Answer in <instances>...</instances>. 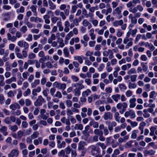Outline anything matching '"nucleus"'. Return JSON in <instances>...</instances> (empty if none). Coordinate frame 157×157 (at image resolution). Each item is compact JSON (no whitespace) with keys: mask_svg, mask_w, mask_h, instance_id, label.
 Returning a JSON list of instances; mask_svg holds the SVG:
<instances>
[{"mask_svg":"<svg viewBox=\"0 0 157 157\" xmlns=\"http://www.w3.org/2000/svg\"><path fill=\"white\" fill-rule=\"evenodd\" d=\"M124 9V6L123 5H121L119 6L113 10V14L119 16L120 18H121L122 17L121 11Z\"/></svg>","mask_w":157,"mask_h":157,"instance_id":"obj_1","label":"nucleus"},{"mask_svg":"<svg viewBox=\"0 0 157 157\" xmlns=\"http://www.w3.org/2000/svg\"><path fill=\"white\" fill-rule=\"evenodd\" d=\"M133 40V39L132 38H124V39L123 43L124 44H126L125 46L126 49H128L129 47L132 45Z\"/></svg>","mask_w":157,"mask_h":157,"instance_id":"obj_2","label":"nucleus"},{"mask_svg":"<svg viewBox=\"0 0 157 157\" xmlns=\"http://www.w3.org/2000/svg\"><path fill=\"white\" fill-rule=\"evenodd\" d=\"M90 148L91 149V153L92 155H95L100 152V148L95 145H91Z\"/></svg>","mask_w":157,"mask_h":157,"instance_id":"obj_3","label":"nucleus"},{"mask_svg":"<svg viewBox=\"0 0 157 157\" xmlns=\"http://www.w3.org/2000/svg\"><path fill=\"white\" fill-rule=\"evenodd\" d=\"M44 99L41 95L38 96V98L34 102V105L36 106H40L43 103L45 102Z\"/></svg>","mask_w":157,"mask_h":157,"instance_id":"obj_4","label":"nucleus"},{"mask_svg":"<svg viewBox=\"0 0 157 157\" xmlns=\"http://www.w3.org/2000/svg\"><path fill=\"white\" fill-rule=\"evenodd\" d=\"M17 45L20 47H23V50H28L29 47L28 43L25 41L21 40L17 42Z\"/></svg>","mask_w":157,"mask_h":157,"instance_id":"obj_5","label":"nucleus"},{"mask_svg":"<svg viewBox=\"0 0 157 157\" xmlns=\"http://www.w3.org/2000/svg\"><path fill=\"white\" fill-rule=\"evenodd\" d=\"M19 153V151L17 149H13L8 154V157H17L18 156Z\"/></svg>","mask_w":157,"mask_h":157,"instance_id":"obj_6","label":"nucleus"},{"mask_svg":"<svg viewBox=\"0 0 157 157\" xmlns=\"http://www.w3.org/2000/svg\"><path fill=\"white\" fill-rule=\"evenodd\" d=\"M117 108L118 109H126L127 107V103L124 102L118 103L116 105Z\"/></svg>","mask_w":157,"mask_h":157,"instance_id":"obj_7","label":"nucleus"},{"mask_svg":"<svg viewBox=\"0 0 157 157\" xmlns=\"http://www.w3.org/2000/svg\"><path fill=\"white\" fill-rule=\"evenodd\" d=\"M136 98H132L130 99L129 100L130 105L129 107L130 108H134L136 105Z\"/></svg>","mask_w":157,"mask_h":157,"instance_id":"obj_8","label":"nucleus"},{"mask_svg":"<svg viewBox=\"0 0 157 157\" xmlns=\"http://www.w3.org/2000/svg\"><path fill=\"white\" fill-rule=\"evenodd\" d=\"M9 107L10 109H12L13 111L17 109H19L21 108L19 104L16 102L11 104L10 106Z\"/></svg>","mask_w":157,"mask_h":157,"instance_id":"obj_9","label":"nucleus"},{"mask_svg":"<svg viewBox=\"0 0 157 157\" xmlns=\"http://www.w3.org/2000/svg\"><path fill=\"white\" fill-rule=\"evenodd\" d=\"M112 113L109 112L105 113L103 115V118L105 120L108 119L111 120L112 118Z\"/></svg>","mask_w":157,"mask_h":157,"instance_id":"obj_10","label":"nucleus"},{"mask_svg":"<svg viewBox=\"0 0 157 157\" xmlns=\"http://www.w3.org/2000/svg\"><path fill=\"white\" fill-rule=\"evenodd\" d=\"M86 145V143L83 141H80L78 144V149L79 151L84 150V146Z\"/></svg>","mask_w":157,"mask_h":157,"instance_id":"obj_11","label":"nucleus"},{"mask_svg":"<svg viewBox=\"0 0 157 157\" xmlns=\"http://www.w3.org/2000/svg\"><path fill=\"white\" fill-rule=\"evenodd\" d=\"M7 130V127L4 126H1L0 128V132L5 136H7L8 134Z\"/></svg>","mask_w":157,"mask_h":157,"instance_id":"obj_12","label":"nucleus"},{"mask_svg":"<svg viewBox=\"0 0 157 157\" xmlns=\"http://www.w3.org/2000/svg\"><path fill=\"white\" fill-rule=\"evenodd\" d=\"M57 147L59 148H64L65 147L66 143L64 141L61 142L60 140H57Z\"/></svg>","mask_w":157,"mask_h":157,"instance_id":"obj_13","label":"nucleus"},{"mask_svg":"<svg viewBox=\"0 0 157 157\" xmlns=\"http://www.w3.org/2000/svg\"><path fill=\"white\" fill-rule=\"evenodd\" d=\"M7 38L8 40H10L12 42H15L17 40V38L15 36H12L11 34L8 33L7 34Z\"/></svg>","mask_w":157,"mask_h":157,"instance_id":"obj_14","label":"nucleus"},{"mask_svg":"<svg viewBox=\"0 0 157 157\" xmlns=\"http://www.w3.org/2000/svg\"><path fill=\"white\" fill-rule=\"evenodd\" d=\"M124 23L122 20H116L113 23V25L114 27H117L122 25Z\"/></svg>","mask_w":157,"mask_h":157,"instance_id":"obj_15","label":"nucleus"},{"mask_svg":"<svg viewBox=\"0 0 157 157\" xmlns=\"http://www.w3.org/2000/svg\"><path fill=\"white\" fill-rule=\"evenodd\" d=\"M121 95L119 94H116L112 96V99L116 102H117L120 99Z\"/></svg>","mask_w":157,"mask_h":157,"instance_id":"obj_16","label":"nucleus"},{"mask_svg":"<svg viewBox=\"0 0 157 157\" xmlns=\"http://www.w3.org/2000/svg\"><path fill=\"white\" fill-rule=\"evenodd\" d=\"M91 92L89 89H87L86 90L83 91L82 93V95L84 97H86L88 96L91 93Z\"/></svg>","mask_w":157,"mask_h":157,"instance_id":"obj_17","label":"nucleus"},{"mask_svg":"<svg viewBox=\"0 0 157 157\" xmlns=\"http://www.w3.org/2000/svg\"><path fill=\"white\" fill-rule=\"evenodd\" d=\"M43 138L41 137H39L38 139L34 140L33 143L36 145H37L39 144H41Z\"/></svg>","mask_w":157,"mask_h":157,"instance_id":"obj_18","label":"nucleus"},{"mask_svg":"<svg viewBox=\"0 0 157 157\" xmlns=\"http://www.w3.org/2000/svg\"><path fill=\"white\" fill-rule=\"evenodd\" d=\"M49 60V56L48 55L44 56L40 58L39 60V62L40 63H44L46 61Z\"/></svg>","mask_w":157,"mask_h":157,"instance_id":"obj_19","label":"nucleus"},{"mask_svg":"<svg viewBox=\"0 0 157 157\" xmlns=\"http://www.w3.org/2000/svg\"><path fill=\"white\" fill-rule=\"evenodd\" d=\"M83 56H74V59L75 60H77L80 63H82L83 62L82 57Z\"/></svg>","mask_w":157,"mask_h":157,"instance_id":"obj_20","label":"nucleus"},{"mask_svg":"<svg viewBox=\"0 0 157 157\" xmlns=\"http://www.w3.org/2000/svg\"><path fill=\"white\" fill-rule=\"evenodd\" d=\"M40 80L39 79H35L33 82L31 84V86L32 88H34L36 86L40 84Z\"/></svg>","mask_w":157,"mask_h":157,"instance_id":"obj_21","label":"nucleus"},{"mask_svg":"<svg viewBox=\"0 0 157 157\" xmlns=\"http://www.w3.org/2000/svg\"><path fill=\"white\" fill-rule=\"evenodd\" d=\"M139 132V131L138 130H135L132 132V133L131 136V138L132 139H135L137 136V134Z\"/></svg>","mask_w":157,"mask_h":157,"instance_id":"obj_22","label":"nucleus"},{"mask_svg":"<svg viewBox=\"0 0 157 157\" xmlns=\"http://www.w3.org/2000/svg\"><path fill=\"white\" fill-rule=\"evenodd\" d=\"M43 18L44 20L45 23L46 24H49L50 21L49 19L50 16L48 14H45L43 17Z\"/></svg>","mask_w":157,"mask_h":157,"instance_id":"obj_23","label":"nucleus"},{"mask_svg":"<svg viewBox=\"0 0 157 157\" xmlns=\"http://www.w3.org/2000/svg\"><path fill=\"white\" fill-rule=\"evenodd\" d=\"M16 81V78L15 77H12L9 79H7L6 81V84H10L13 82H15Z\"/></svg>","mask_w":157,"mask_h":157,"instance_id":"obj_24","label":"nucleus"},{"mask_svg":"<svg viewBox=\"0 0 157 157\" xmlns=\"http://www.w3.org/2000/svg\"><path fill=\"white\" fill-rule=\"evenodd\" d=\"M36 6L32 5L30 7V9L31 11L33 13L34 15L36 16L37 15V13L36 12Z\"/></svg>","mask_w":157,"mask_h":157,"instance_id":"obj_25","label":"nucleus"},{"mask_svg":"<svg viewBox=\"0 0 157 157\" xmlns=\"http://www.w3.org/2000/svg\"><path fill=\"white\" fill-rule=\"evenodd\" d=\"M48 3L50 6V9L52 10H55L56 8V6L52 2L51 0L48 1Z\"/></svg>","mask_w":157,"mask_h":157,"instance_id":"obj_26","label":"nucleus"},{"mask_svg":"<svg viewBox=\"0 0 157 157\" xmlns=\"http://www.w3.org/2000/svg\"><path fill=\"white\" fill-rule=\"evenodd\" d=\"M75 130H82L83 129V125L81 124H76L74 127Z\"/></svg>","mask_w":157,"mask_h":157,"instance_id":"obj_27","label":"nucleus"},{"mask_svg":"<svg viewBox=\"0 0 157 157\" xmlns=\"http://www.w3.org/2000/svg\"><path fill=\"white\" fill-rule=\"evenodd\" d=\"M57 42L59 44V47L60 48L63 47L64 45V44L63 43V40L62 38H59L58 39Z\"/></svg>","mask_w":157,"mask_h":157,"instance_id":"obj_28","label":"nucleus"},{"mask_svg":"<svg viewBox=\"0 0 157 157\" xmlns=\"http://www.w3.org/2000/svg\"><path fill=\"white\" fill-rule=\"evenodd\" d=\"M9 129L13 132L16 131L18 128V127L16 125H15L13 126L10 125H9Z\"/></svg>","mask_w":157,"mask_h":157,"instance_id":"obj_29","label":"nucleus"},{"mask_svg":"<svg viewBox=\"0 0 157 157\" xmlns=\"http://www.w3.org/2000/svg\"><path fill=\"white\" fill-rule=\"evenodd\" d=\"M143 116L144 118H147L150 117V114L148 113L147 109H144L143 110Z\"/></svg>","mask_w":157,"mask_h":157,"instance_id":"obj_30","label":"nucleus"},{"mask_svg":"<svg viewBox=\"0 0 157 157\" xmlns=\"http://www.w3.org/2000/svg\"><path fill=\"white\" fill-rule=\"evenodd\" d=\"M96 145L100 146L101 147V148L103 150L106 149L107 147L106 145L104 143L100 142L97 143Z\"/></svg>","mask_w":157,"mask_h":157,"instance_id":"obj_31","label":"nucleus"},{"mask_svg":"<svg viewBox=\"0 0 157 157\" xmlns=\"http://www.w3.org/2000/svg\"><path fill=\"white\" fill-rule=\"evenodd\" d=\"M119 113L118 112H116L114 114V117L116 121L118 122H119V120L120 117H119Z\"/></svg>","mask_w":157,"mask_h":157,"instance_id":"obj_32","label":"nucleus"},{"mask_svg":"<svg viewBox=\"0 0 157 157\" xmlns=\"http://www.w3.org/2000/svg\"><path fill=\"white\" fill-rule=\"evenodd\" d=\"M31 90L30 89L28 88L23 93V96L24 97H26L29 95L31 94Z\"/></svg>","mask_w":157,"mask_h":157,"instance_id":"obj_33","label":"nucleus"},{"mask_svg":"<svg viewBox=\"0 0 157 157\" xmlns=\"http://www.w3.org/2000/svg\"><path fill=\"white\" fill-rule=\"evenodd\" d=\"M27 30V27L25 25L22 26L20 29V31L23 34L25 33Z\"/></svg>","mask_w":157,"mask_h":157,"instance_id":"obj_34","label":"nucleus"},{"mask_svg":"<svg viewBox=\"0 0 157 157\" xmlns=\"http://www.w3.org/2000/svg\"><path fill=\"white\" fill-rule=\"evenodd\" d=\"M129 116L131 119L134 118L136 116L135 112L132 110H130Z\"/></svg>","mask_w":157,"mask_h":157,"instance_id":"obj_35","label":"nucleus"},{"mask_svg":"<svg viewBox=\"0 0 157 157\" xmlns=\"http://www.w3.org/2000/svg\"><path fill=\"white\" fill-rule=\"evenodd\" d=\"M123 32L120 29H117V32L116 36L118 37L122 36L123 35Z\"/></svg>","mask_w":157,"mask_h":157,"instance_id":"obj_36","label":"nucleus"},{"mask_svg":"<svg viewBox=\"0 0 157 157\" xmlns=\"http://www.w3.org/2000/svg\"><path fill=\"white\" fill-rule=\"evenodd\" d=\"M86 98L85 97H80V101L79 103L81 104V105H83V103L86 102Z\"/></svg>","mask_w":157,"mask_h":157,"instance_id":"obj_37","label":"nucleus"},{"mask_svg":"<svg viewBox=\"0 0 157 157\" xmlns=\"http://www.w3.org/2000/svg\"><path fill=\"white\" fill-rule=\"evenodd\" d=\"M137 86L136 84L135 83H132L130 82L128 84V88L129 89H135Z\"/></svg>","mask_w":157,"mask_h":157,"instance_id":"obj_38","label":"nucleus"},{"mask_svg":"<svg viewBox=\"0 0 157 157\" xmlns=\"http://www.w3.org/2000/svg\"><path fill=\"white\" fill-rule=\"evenodd\" d=\"M80 90L76 88L74 90L73 92L75 96H79L80 94Z\"/></svg>","mask_w":157,"mask_h":157,"instance_id":"obj_39","label":"nucleus"},{"mask_svg":"<svg viewBox=\"0 0 157 157\" xmlns=\"http://www.w3.org/2000/svg\"><path fill=\"white\" fill-rule=\"evenodd\" d=\"M146 64H147L146 63H145ZM141 66L142 67V69L143 70V71L144 72H146L147 71L148 69V67L147 66H146L145 64V63L144 62H142L141 64Z\"/></svg>","mask_w":157,"mask_h":157,"instance_id":"obj_40","label":"nucleus"},{"mask_svg":"<svg viewBox=\"0 0 157 157\" xmlns=\"http://www.w3.org/2000/svg\"><path fill=\"white\" fill-rule=\"evenodd\" d=\"M39 135V132L37 131H36L33 133V134L31 135V138L33 139H34L37 138L38 137Z\"/></svg>","mask_w":157,"mask_h":157,"instance_id":"obj_41","label":"nucleus"},{"mask_svg":"<svg viewBox=\"0 0 157 157\" xmlns=\"http://www.w3.org/2000/svg\"><path fill=\"white\" fill-rule=\"evenodd\" d=\"M136 73V70L134 68L130 69L127 72V73L128 74H134Z\"/></svg>","mask_w":157,"mask_h":157,"instance_id":"obj_42","label":"nucleus"},{"mask_svg":"<svg viewBox=\"0 0 157 157\" xmlns=\"http://www.w3.org/2000/svg\"><path fill=\"white\" fill-rule=\"evenodd\" d=\"M118 86L121 90H124L127 89V87L123 83L119 84Z\"/></svg>","mask_w":157,"mask_h":157,"instance_id":"obj_43","label":"nucleus"},{"mask_svg":"<svg viewBox=\"0 0 157 157\" xmlns=\"http://www.w3.org/2000/svg\"><path fill=\"white\" fill-rule=\"evenodd\" d=\"M25 11V8L23 6L20 7V8L16 10V12L17 13H23Z\"/></svg>","mask_w":157,"mask_h":157,"instance_id":"obj_44","label":"nucleus"},{"mask_svg":"<svg viewBox=\"0 0 157 157\" xmlns=\"http://www.w3.org/2000/svg\"><path fill=\"white\" fill-rule=\"evenodd\" d=\"M94 133L96 135L100 136L101 134H103L102 131L100 130L99 129H95L94 131Z\"/></svg>","mask_w":157,"mask_h":157,"instance_id":"obj_45","label":"nucleus"},{"mask_svg":"<svg viewBox=\"0 0 157 157\" xmlns=\"http://www.w3.org/2000/svg\"><path fill=\"white\" fill-rule=\"evenodd\" d=\"M129 11L132 13H135L137 11V10L136 7H132L131 8H129L128 9Z\"/></svg>","mask_w":157,"mask_h":157,"instance_id":"obj_46","label":"nucleus"},{"mask_svg":"<svg viewBox=\"0 0 157 157\" xmlns=\"http://www.w3.org/2000/svg\"><path fill=\"white\" fill-rule=\"evenodd\" d=\"M66 84L60 83L58 88L63 90L66 88Z\"/></svg>","mask_w":157,"mask_h":157,"instance_id":"obj_47","label":"nucleus"},{"mask_svg":"<svg viewBox=\"0 0 157 157\" xmlns=\"http://www.w3.org/2000/svg\"><path fill=\"white\" fill-rule=\"evenodd\" d=\"M146 123L144 122H143L140 123L139 128L140 130H144V127L146 126Z\"/></svg>","mask_w":157,"mask_h":157,"instance_id":"obj_48","label":"nucleus"},{"mask_svg":"<svg viewBox=\"0 0 157 157\" xmlns=\"http://www.w3.org/2000/svg\"><path fill=\"white\" fill-rule=\"evenodd\" d=\"M63 52L65 56L68 57L69 56V52L67 48L65 47L63 49Z\"/></svg>","mask_w":157,"mask_h":157,"instance_id":"obj_49","label":"nucleus"},{"mask_svg":"<svg viewBox=\"0 0 157 157\" xmlns=\"http://www.w3.org/2000/svg\"><path fill=\"white\" fill-rule=\"evenodd\" d=\"M28 57L30 59H33L36 58V55L34 53L31 52L29 54Z\"/></svg>","mask_w":157,"mask_h":157,"instance_id":"obj_50","label":"nucleus"},{"mask_svg":"<svg viewBox=\"0 0 157 157\" xmlns=\"http://www.w3.org/2000/svg\"><path fill=\"white\" fill-rule=\"evenodd\" d=\"M18 94L17 96V99H19L22 96V92L20 88L17 90Z\"/></svg>","mask_w":157,"mask_h":157,"instance_id":"obj_51","label":"nucleus"},{"mask_svg":"<svg viewBox=\"0 0 157 157\" xmlns=\"http://www.w3.org/2000/svg\"><path fill=\"white\" fill-rule=\"evenodd\" d=\"M137 77V75H136L130 76V80L132 82H135Z\"/></svg>","mask_w":157,"mask_h":157,"instance_id":"obj_52","label":"nucleus"},{"mask_svg":"<svg viewBox=\"0 0 157 157\" xmlns=\"http://www.w3.org/2000/svg\"><path fill=\"white\" fill-rule=\"evenodd\" d=\"M90 24V23L87 20L84 19L82 21V25L85 27L87 26Z\"/></svg>","mask_w":157,"mask_h":157,"instance_id":"obj_53","label":"nucleus"},{"mask_svg":"<svg viewBox=\"0 0 157 157\" xmlns=\"http://www.w3.org/2000/svg\"><path fill=\"white\" fill-rule=\"evenodd\" d=\"M83 80H80L78 82H77L75 84H74L72 85L74 87L77 88L81 84L83 83Z\"/></svg>","mask_w":157,"mask_h":157,"instance_id":"obj_54","label":"nucleus"},{"mask_svg":"<svg viewBox=\"0 0 157 157\" xmlns=\"http://www.w3.org/2000/svg\"><path fill=\"white\" fill-rule=\"evenodd\" d=\"M106 123L108 124V127L110 132H112L113 129V127L110 126L111 122L110 121H107Z\"/></svg>","mask_w":157,"mask_h":157,"instance_id":"obj_55","label":"nucleus"},{"mask_svg":"<svg viewBox=\"0 0 157 157\" xmlns=\"http://www.w3.org/2000/svg\"><path fill=\"white\" fill-rule=\"evenodd\" d=\"M14 93L13 91L10 90L7 93L8 97L10 98H13L14 96Z\"/></svg>","mask_w":157,"mask_h":157,"instance_id":"obj_56","label":"nucleus"},{"mask_svg":"<svg viewBox=\"0 0 157 157\" xmlns=\"http://www.w3.org/2000/svg\"><path fill=\"white\" fill-rule=\"evenodd\" d=\"M28 52V50H23L22 52V55L23 56V58H25L27 57L28 56L27 52Z\"/></svg>","mask_w":157,"mask_h":157,"instance_id":"obj_57","label":"nucleus"},{"mask_svg":"<svg viewBox=\"0 0 157 157\" xmlns=\"http://www.w3.org/2000/svg\"><path fill=\"white\" fill-rule=\"evenodd\" d=\"M66 104L68 107H70L72 105V102L69 100H67L66 101Z\"/></svg>","mask_w":157,"mask_h":157,"instance_id":"obj_58","label":"nucleus"},{"mask_svg":"<svg viewBox=\"0 0 157 157\" xmlns=\"http://www.w3.org/2000/svg\"><path fill=\"white\" fill-rule=\"evenodd\" d=\"M77 9V7L75 5H74L71 6V13H74Z\"/></svg>","mask_w":157,"mask_h":157,"instance_id":"obj_59","label":"nucleus"},{"mask_svg":"<svg viewBox=\"0 0 157 157\" xmlns=\"http://www.w3.org/2000/svg\"><path fill=\"white\" fill-rule=\"evenodd\" d=\"M25 105L27 106H30L32 104V101L29 99H26L25 100Z\"/></svg>","mask_w":157,"mask_h":157,"instance_id":"obj_60","label":"nucleus"},{"mask_svg":"<svg viewBox=\"0 0 157 157\" xmlns=\"http://www.w3.org/2000/svg\"><path fill=\"white\" fill-rule=\"evenodd\" d=\"M29 86V83L27 82H25L23 83V85L22 87L23 90H25Z\"/></svg>","mask_w":157,"mask_h":157,"instance_id":"obj_61","label":"nucleus"},{"mask_svg":"<svg viewBox=\"0 0 157 157\" xmlns=\"http://www.w3.org/2000/svg\"><path fill=\"white\" fill-rule=\"evenodd\" d=\"M46 66L48 68H53V65L50 61H48L46 63Z\"/></svg>","mask_w":157,"mask_h":157,"instance_id":"obj_62","label":"nucleus"},{"mask_svg":"<svg viewBox=\"0 0 157 157\" xmlns=\"http://www.w3.org/2000/svg\"><path fill=\"white\" fill-rule=\"evenodd\" d=\"M64 152H66V154L67 155L70 154L71 151L70 147L69 146H68L66 147L64 149Z\"/></svg>","mask_w":157,"mask_h":157,"instance_id":"obj_63","label":"nucleus"},{"mask_svg":"<svg viewBox=\"0 0 157 157\" xmlns=\"http://www.w3.org/2000/svg\"><path fill=\"white\" fill-rule=\"evenodd\" d=\"M132 94V91L130 90H127L125 92V95L127 97H129Z\"/></svg>","mask_w":157,"mask_h":157,"instance_id":"obj_64","label":"nucleus"}]
</instances>
